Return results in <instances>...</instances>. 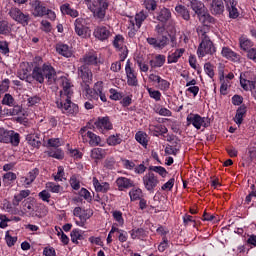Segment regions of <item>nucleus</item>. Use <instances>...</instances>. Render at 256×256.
<instances>
[{
	"instance_id": "obj_1",
	"label": "nucleus",
	"mask_w": 256,
	"mask_h": 256,
	"mask_svg": "<svg viewBox=\"0 0 256 256\" xmlns=\"http://www.w3.org/2000/svg\"><path fill=\"white\" fill-rule=\"evenodd\" d=\"M197 33L201 39V42L197 49V55L199 59L205 57V55H215L216 48L211 38L207 35L209 33V28L207 26H199L197 28Z\"/></svg>"
},
{
	"instance_id": "obj_2",
	"label": "nucleus",
	"mask_w": 256,
	"mask_h": 256,
	"mask_svg": "<svg viewBox=\"0 0 256 256\" xmlns=\"http://www.w3.org/2000/svg\"><path fill=\"white\" fill-rule=\"evenodd\" d=\"M32 78L38 83H45L47 79L48 85H53L57 81V72L51 64H43L41 66H35L32 71Z\"/></svg>"
},
{
	"instance_id": "obj_3",
	"label": "nucleus",
	"mask_w": 256,
	"mask_h": 256,
	"mask_svg": "<svg viewBox=\"0 0 256 256\" xmlns=\"http://www.w3.org/2000/svg\"><path fill=\"white\" fill-rule=\"evenodd\" d=\"M85 3L93 14L94 19L105 21L107 9H109V2L107 0H85Z\"/></svg>"
},
{
	"instance_id": "obj_4",
	"label": "nucleus",
	"mask_w": 256,
	"mask_h": 256,
	"mask_svg": "<svg viewBox=\"0 0 256 256\" xmlns=\"http://www.w3.org/2000/svg\"><path fill=\"white\" fill-rule=\"evenodd\" d=\"M156 35L160 38L148 37L146 42L148 45H151L154 49H165L167 45H169V38L167 36H163L165 34V23L157 24L154 29ZM162 35V36H161Z\"/></svg>"
},
{
	"instance_id": "obj_5",
	"label": "nucleus",
	"mask_w": 256,
	"mask_h": 256,
	"mask_svg": "<svg viewBox=\"0 0 256 256\" xmlns=\"http://www.w3.org/2000/svg\"><path fill=\"white\" fill-rule=\"evenodd\" d=\"M56 105L58 109L67 117H77L79 114V106L71 101V97L62 96L57 102Z\"/></svg>"
},
{
	"instance_id": "obj_6",
	"label": "nucleus",
	"mask_w": 256,
	"mask_h": 256,
	"mask_svg": "<svg viewBox=\"0 0 256 256\" xmlns=\"http://www.w3.org/2000/svg\"><path fill=\"white\" fill-rule=\"evenodd\" d=\"M186 121L187 127L193 125V127L197 130L201 129V127H203V129H207V127L211 125V119H209V117H202L199 114L193 113H190L187 116Z\"/></svg>"
},
{
	"instance_id": "obj_7",
	"label": "nucleus",
	"mask_w": 256,
	"mask_h": 256,
	"mask_svg": "<svg viewBox=\"0 0 256 256\" xmlns=\"http://www.w3.org/2000/svg\"><path fill=\"white\" fill-rule=\"evenodd\" d=\"M0 143H11L13 147H19L21 137L19 136V133H15L13 130L0 128Z\"/></svg>"
},
{
	"instance_id": "obj_8",
	"label": "nucleus",
	"mask_w": 256,
	"mask_h": 256,
	"mask_svg": "<svg viewBox=\"0 0 256 256\" xmlns=\"http://www.w3.org/2000/svg\"><path fill=\"white\" fill-rule=\"evenodd\" d=\"M8 15L13 19V21L22 25V27H27V25L31 23V16L27 13H23V11L17 7H12L9 10Z\"/></svg>"
},
{
	"instance_id": "obj_9",
	"label": "nucleus",
	"mask_w": 256,
	"mask_h": 256,
	"mask_svg": "<svg viewBox=\"0 0 256 256\" xmlns=\"http://www.w3.org/2000/svg\"><path fill=\"white\" fill-rule=\"evenodd\" d=\"M8 15L13 19V21L22 25V27H27V25L31 23V16L27 13H23V11L17 7H12L9 10Z\"/></svg>"
},
{
	"instance_id": "obj_10",
	"label": "nucleus",
	"mask_w": 256,
	"mask_h": 256,
	"mask_svg": "<svg viewBox=\"0 0 256 256\" xmlns=\"http://www.w3.org/2000/svg\"><path fill=\"white\" fill-rule=\"evenodd\" d=\"M79 134L82 137V142L88 143L90 147H99L101 145V137L92 131H87V127L81 128Z\"/></svg>"
},
{
	"instance_id": "obj_11",
	"label": "nucleus",
	"mask_w": 256,
	"mask_h": 256,
	"mask_svg": "<svg viewBox=\"0 0 256 256\" xmlns=\"http://www.w3.org/2000/svg\"><path fill=\"white\" fill-rule=\"evenodd\" d=\"M113 46L118 51L121 61H125L129 55V49H127V46L125 45V37L121 34L116 35L113 40Z\"/></svg>"
},
{
	"instance_id": "obj_12",
	"label": "nucleus",
	"mask_w": 256,
	"mask_h": 256,
	"mask_svg": "<svg viewBox=\"0 0 256 256\" xmlns=\"http://www.w3.org/2000/svg\"><path fill=\"white\" fill-rule=\"evenodd\" d=\"M125 73H126L127 85L129 87H138L139 79H137V72L133 68V64L129 59L127 60L125 65Z\"/></svg>"
},
{
	"instance_id": "obj_13",
	"label": "nucleus",
	"mask_w": 256,
	"mask_h": 256,
	"mask_svg": "<svg viewBox=\"0 0 256 256\" xmlns=\"http://www.w3.org/2000/svg\"><path fill=\"white\" fill-rule=\"evenodd\" d=\"M74 217H77L78 220H76V225L78 227H85V223H87V219H91L93 216L92 210H85L81 207H76L73 211Z\"/></svg>"
},
{
	"instance_id": "obj_14",
	"label": "nucleus",
	"mask_w": 256,
	"mask_h": 256,
	"mask_svg": "<svg viewBox=\"0 0 256 256\" xmlns=\"http://www.w3.org/2000/svg\"><path fill=\"white\" fill-rule=\"evenodd\" d=\"M142 181L146 191H149L150 193H153L157 185H159V178L153 172L146 173L143 176Z\"/></svg>"
},
{
	"instance_id": "obj_15",
	"label": "nucleus",
	"mask_w": 256,
	"mask_h": 256,
	"mask_svg": "<svg viewBox=\"0 0 256 256\" xmlns=\"http://www.w3.org/2000/svg\"><path fill=\"white\" fill-rule=\"evenodd\" d=\"M29 5L33 17H45L47 14V7L41 0H30Z\"/></svg>"
},
{
	"instance_id": "obj_16",
	"label": "nucleus",
	"mask_w": 256,
	"mask_h": 256,
	"mask_svg": "<svg viewBox=\"0 0 256 256\" xmlns=\"http://www.w3.org/2000/svg\"><path fill=\"white\" fill-rule=\"evenodd\" d=\"M74 31L78 37L86 39L89 35V27L85 26V18L80 17L74 21Z\"/></svg>"
},
{
	"instance_id": "obj_17",
	"label": "nucleus",
	"mask_w": 256,
	"mask_h": 256,
	"mask_svg": "<svg viewBox=\"0 0 256 256\" xmlns=\"http://www.w3.org/2000/svg\"><path fill=\"white\" fill-rule=\"evenodd\" d=\"M93 35L99 41H107L111 37V28L104 25L97 26L94 29Z\"/></svg>"
},
{
	"instance_id": "obj_18",
	"label": "nucleus",
	"mask_w": 256,
	"mask_h": 256,
	"mask_svg": "<svg viewBox=\"0 0 256 256\" xmlns=\"http://www.w3.org/2000/svg\"><path fill=\"white\" fill-rule=\"evenodd\" d=\"M94 125L102 133H105V131H111L113 129V123H111L109 116L99 117Z\"/></svg>"
},
{
	"instance_id": "obj_19",
	"label": "nucleus",
	"mask_w": 256,
	"mask_h": 256,
	"mask_svg": "<svg viewBox=\"0 0 256 256\" xmlns=\"http://www.w3.org/2000/svg\"><path fill=\"white\" fill-rule=\"evenodd\" d=\"M116 186L118 187V191H127V189L135 187V181L121 176L116 179Z\"/></svg>"
},
{
	"instance_id": "obj_20",
	"label": "nucleus",
	"mask_w": 256,
	"mask_h": 256,
	"mask_svg": "<svg viewBox=\"0 0 256 256\" xmlns=\"http://www.w3.org/2000/svg\"><path fill=\"white\" fill-rule=\"evenodd\" d=\"M78 75H80L84 83H91L93 81V72L89 69L87 64H84L78 68Z\"/></svg>"
},
{
	"instance_id": "obj_21",
	"label": "nucleus",
	"mask_w": 256,
	"mask_h": 256,
	"mask_svg": "<svg viewBox=\"0 0 256 256\" xmlns=\"http://www.w3.org/2000/svg\"><path fill=\"white\" fill-rule=\"evenodd\" d=\"M55 49L58 55H61L62 57H66V59L73 57V50L67 44L59 42L55 45Z\"/></svg>"
},
{
	"instance_id": "obj_22",
	"label": "nucleus",
	"mask_w": 256,
	"mask_h": 256,
	"mask_svg": "<svg viewBox=\"0 0 256 256\" xmlns=\"http://www.w3.org/2000/svg\"><path fill=\"white\" fill-rule=\"evenodd\" d=\"M226 10L229 13L230 19H237L239 17V10L237 9V2L235 0H224Z\"/></svg>"
},
{
	"instance_id": "obj_23",
	"label": "nucleus",
	"mask_w": 256,
	"mask_h": 256,
	"mask_svg": "<svg viewBox=\"0 0 256 256\" xmlns=\"http://www.w3.org/2000/svg\"><path fill=\"white\" fill-rule=\"evenodd\" d=\"M107 157V150L103 148H93L90 152V158L97 165L99 161H103Z\"/></svg>"
},
{
	"instance_id": "obj_24",
	"label": "nucleus",
	"mask_w": 256,
	"mask_h": 256,
	"mask_svg": "<svg viewBox=\"0 0 256 256\" xmlns=\"http://www.w3.org/2000/svg\"><path fill=\"white\" fill-rule=\"evenodd\" d=\"M210 12L212 15H223L225 12V4L223 0H212L210 4Z\"/></svg>"
},
{
	"instance_id": "obj_25",
	"label": "nucleus",
	"mask_w": 256,
	"mask_h": 256,
	"mask_svg": "<svg viewBox=\"0 0 256 256\" xmlns=\"http://www.w3.org/2000/svg\"><path fill=\"white\" fill-rule=\"evenodd\" d=\"M166 61L167 57H165V55L157 54L149 61V65L151 69H159L165 65Z\"/></svg>"
},
{
	"instance_id": "obj_26",
	"label": "nucleus",
	"mask_w": 256,
	"mask_h": 256,
	"mask_svg": "<svg viewBox=\"0 0 256 256\" xmlns=\"http://www.w3.org/2000/svg\"><path fill=\"white\" fill-rule=\"evenodd\" d=\"M94 189L97 193H107L109 189H111V185L109 182H99V179L97 177H94L92 180Z\"/></svg>"
},
{
	"instance_id": "obj_27",
	"label": "nucleus",
	"mask_w": 256,
	"mask_h": 256,
	"mask_svg": "<svg viewBox=\"0 0 256 256\" xmlns=\"http://www.w3.org/2000/svg\"><path fill=\"white\" fill-rule=\"evenodd\" d=\"M60 11L62 15H68L69 17H72L73 19L79 17V11L77 9H74L71 7V4L64 3L60 6Z\"/></svg>"
},
{
	"instance_id": "obj_28",
	"label": "nucleus",
	"mask_w": 256,
	"mask_h": 256,
	"mask_svg": "<svg viewBox=\"0 0 256 256\" xmlns=\"http://www.w3.org/2000/svg\"><path fill=\"white\" fill-rule=\"evenodd\" d=\"M80 62L85 63V65H97L99 58L97 57L96 52H88L80 58Z\"/></svg>"
},
{
	"instance_id": "obj_29",
	"label": "nucleus",
	"mask_w": 256,
	"mask_h": 256,
	"mask_svg": "<svg viewBox=\"0 0 256 256\" xmlns=\"http://www.w3.org/2000/svg\"><path fill=\"white\" fill-rule=\"evenodd\" d=\"M26 141L28 144L31 145V147H34L35 149H39L41 147V134L34 133V134H28L26 136Z\"/></svg>"
},
{
	"instance_id": "obj_30",
	"label": "nucleus",
	"mask_w": 256,
	"mask_h": 256,
	"mask_svg": "<svg viewBox=\"0 0 256 256\" xmlns=\"http://www.w3.org/2000/svg\"><path fill=\"white\" fill-rule=\"evenodd\" d=\"M185 55V48H178L173 53L169 54L167 57V63L171 65L172 63H178L179 59Z\"/></svg>"
},
{
	"instance_id": "obj_31",
	"label": "nucleus",
	"mask_w": 256,
	"mask_h": 256,
	"mask_svg": "<svg viewBox=\"0 0 256 256\" xmlns=\"http://www.w3.org/2000/svg\"><path fill=\"white\" fill-rule=\"evenodd\" d=\"M62 87L63 91L60 92V99H62V97H73V89H71L73 86L71 85L69 79L64 78L62 80Z\"/></svg>"
},
{
	"instance_id": "obj_32",
	"label": "nucleus",
	"mask_w": 256,
	"mask_h": 256,
	"mask_svg": "<svg viewBox=\"0 0 256 256\" xmlns=\"http://www.w3.org/2000/svg\"><path fill=\"white\" fill-rule=\"evenodd\" d=\"M155 19L160 21V23H167L171 19V10L168 8H162L156 12Z\"/></svg>"
},
{
	"instance_id": "obj_33",
	"label": "nucleus",
	"mask_w": 256,
	"mask_h": 256,
	"mask_svg": "<svg viewBox=\"0 0 256 256\" xmlns=\"http://www.w3.org/2000/svg\"><path fill=\"white\" fill-rule=\"evenodd\" d=\"M256 82L253 80H249L247 78V74L240 75V85L244 91H253V87H255Z\"/></svg>"
},
{
	"instance_id": "obj_34",
	"label": "nucleus",
	"mask_w": 256,
	"mask_h": 256,
	"mask_svg": "<svg viewBox=\"0 0 256 256\" xmlns=\"http://www.w3.org/2000/svg\"><path fill=\"white\" fill-rule=\"evenodd\" d=\"M246 115H247V106H245V104H242L236 110V115L234 117V122L236 123V125H241L243 123V119H245Z\"/></svg>"
},
{
	"instance_id": "obj_35",
	"label": "nucleus",
	"mask_w": 256,
	"mask_h": 256,
	"mask_svg": "<svg viewBox=\"0 0 256 256\" xmlns=\"http://www.w3.org/2000/svg\"><path fill=\"white\" fill-rule=\"evenodd\" d=\"M39 176V169L38 168H34L33 170H31L26 177H21L22 183H24V185L29 186L31 185L35 179H37V177Z\"/></svg>"
},
{
	"instance_id": "obj_36",
	"label": "nucleus",
	"mask_w": 256,
	"mask_h": 256,
	"mask_svg": "<svg viewBox=\"0 0 256 256\" xmlns=\"http://www.w3.org/2000/svg\"><path fill=\"white\" fill-rule=\"evenodd\" d=\"M222 57L229 59V61H239L240 57L235 51H232L229 47H223L221 51Z\"/></svg>"
},
{
	"instance_id": "obj_37",
	"label": "nucleus",
	"mask_w": 256,
	"mask_h": 256,
	"mask_svg": "<svg viewBox=\"0 0 256 256\" xmlns=\"http://www.w3.org/2000/svg\"><path fill=\"white\" fill-rule=\"evenodd\" d=\"M239 45H240V49H242V51L248 52L251 49H253V46L255 44L249 38L242 36L239 38Z\"/></svg>"
},
{
	"instance_id": "obj_38",
	"label": "nucleus",
	"mask_w": 256,
	"mask_h": 256,
	"mask_svg": "<svg viewBox=\"0 0 256 256\" xmlns=\"http://www.w3.org/2000/svg\"><path fill=\"white\" fill-rule=\"evenodd\" d=\"M219 79L221 82V86H220V93L222 95H227V90L229 89V87H231V82L227 79H225V74L222 72H219Z\"/></svg>"
},
{
	"instance_id": "obj_39",
	"label": "nucleus",
	"mask_w": 256,
	"mask_h": 256,
	"mask_svg": "<svg viewBox=\"0 0 256 256\" xmlns=\"http://www.w3.org/2000/svg\"><path fill=\"white\" fill-rule=\"evenodd\" d=\"M190 5L196 15H203V13H205V4H203V2L199 0H192Z\"/></svg>"
},
{
	"instance_id": "obj_40",
	"label": "nucleus",
	"mask_w": 256,
	"mask_h": 256,
	"mask_svg": "<svg viewBox=\"0 0 256 256\" xmlns=\"http://www.w3.org/2000/svg\"><path fill=\"white\" fill-rule=\"evenodd\" d=\"M135 139L138 143H140V145H142V147L147 149V146L149 145V136L147 133L139 131L135 134Z\"/></svg>"
},
{
	"instance_id": "obj_41",
	"label": "nucleus",
	"mask_w": 256,
	"mask_h": 256,
	"mask_svg": "<svg viewBox=\"0 0 256 256\" xmlns=\"http://www.w3.org/2000/svg\"><path fill=\"white\" fill-rule=\"evenodd\" d=\"M148 15L145 11H140L135 15L133 18L134 25L137 27V29H141V26L143 25V22L147 19Z\"/></svg>"
},
{
	"instance_id": "obj_42",
	"label": "nucleus",
	"mask_w": 256,
	"mask_h": 256,
	"mask_svg": "<svg viewBox=\"0 0 256 256\" xmlns=\"http://www.w3.org/2000/svg\"><path fill=\"white\" fill-rule=\"evenodd\" d=\"M175 11L180 17H182V19H184V21H189V19H191V14L189 13L187 7H185L184 5L176 6Z\"/></svg>"
},
{
	"instance_id": "obj_43",
	"label": "nucleus",
	"mask_w": 256,
	"mask_h": 256,
	"mask_svg": "<svg viewBox=\"0 0 256 256\" xmlns=\"http://www.w3.org/2000/svg\"><path fill=\"white\" fill-rule=\"evenodd\" d=\"M106 143L110 147H116V145H121V143H123V139L121 138V134L110 135L107 138Z\"/></svg>"
},
{
	"instance_id": "obj_44",
	"label": "nucleus",
	"mask_w": 256,
	"mask_h": 256,
	"mask_svg": "<svg viewBox=\"0 0 256 256\" xmlns=\"http://www.w3.org/2000/svg\"><path fill=\"white\" fill-rule=\"evenodd\" d=\"M151 131L156 137H159L161 135L162 137H165L166 133H168V129L163 124H158L155 126H152Z\"/></svg>"
},
{
	"instance_id": "obj_45",
	"label": "nucleus",
	"mask_w": 256,
	"mask_h": 256,
	"mask_svg": "<svg viewBox=\"0 0 256 256\" xmlns=\"http://www.w3.org/2000/svg\"><path fill=\"white\" fill-rule=\"evenodd\" d=\"M70 237L72 243H75L76 245L79 244V241H83V239H85V237L83 236V231L79 229L72 230Z\"/></svg>"
},
{
	"instance_id": "obj_46",
	"label": "nucleus",
	"mask_w": 256,
	"mask_h": 256,
	"mask_svg": "<svg viewBox=\"0 0 256 256\" xmlns=\"http://www.w3.org/2000/svg\"><path fill=\"white\" fill-rule=\"evenodd\" d=\"M93 90L100 95V99L103 103H107V96L103 93V81L96 82Z\"/></svg>"
},
{
	"instance_id": "obj_47",
	"label": "nucleus",
	"mask_w": 256,
	"mask_h": 256,
	"mask_svg": "<svg viewBox=\"0 0 256 256\" xmlns=\"http://www.w3.org/2000/svg\"><path fill=\"white\" fill-rule=\"evenodd\" d=\"M112 217L116 221L118 227H123L125 225V219L123 218V212L119 210L112 211Z\"/></svg>"
},
{
	"instance_id": "obj_48",
	"label": "nucleus",
	"mask_w": 256,
	"mask_h": 256,
	"mask_svg": "<svg viewBox=\"0 0 256 256\" xmlns=\"http://www.w3.org/2000/svg\"><path fill=\"white\" fill-rule=\"evenodd\" d=\"M130 236L132 239H144L147 235L145 234V229L134 228L130 231Z\"/></svg>"
},
{
	"instance_id": "obj_49",
	"label": "nucleus",
	"mask_w": 256,
	"mask_h": 256,
	"mask_svg": "<svg viewBox=\"0 0 256 256\" xmlns=\"http://www.w3.org/2000/svg\"><path fill=\"white\" fill-rule=\"evenodd\" d=\"M46 189L47 191H50V193H61L63 191V186L55 184V182H47Z\"/></svg>"
},
{
	"instance_id": "obj_50",
	"label": "nucleus",
	"mask_w": 256,
	"mask_h": 256,
	"mask_svg": "<svg viewBox=\"0 0 256 256\" xmlns=\"http://www.w3.org/2000/svg\"><path fill=\"white\" fill-rule=\"evenodd\" d=\"M146 91L148 92L150 99H154V101L156 102L161 101V97H162L161 91L155 90L150 87H146Z\"/></svg>"
},
{
	"instance_id": "obj_51",
	"label": "nucleus",
	"mask_w": 256,
	"mask_h": 256,
	"mask_svg": "<svg viewBox=\"0 0 256 256\" xmlns=\"http://www.w3.org/2000/svg\"><path fill=\"white\" fill-rule=\"evenodd\" d=\"M131 201H139L143 197V190L141 188H133L129 192Z\"/></svg>"
},
{
	"instance_id": "obj_52",
	"label": "nucleus",
	"mask_w": 256,
	"mask_h": 256,
	"mask_svg": "<svg viewBox=\"0 0 256 256\" xmlns=\"http://www.w3.org/2000/svg\"><path fill=\"white\" fill-rule=\"evenodd\" d=\"M128 28L130 29L128 32V36L130 37V39L135 38V36L137 35V31H139L140 28H137V26H135V20H133V17H131L129 20Z\"/></svg>"
},
{
	"instance_id": "obj_53",
	"label": "nucleus",
	"mask_w": 256,
	"mask_h": 256,
	"mask_svg": "<svg viewBox=\"0 0 256 256\" xmlns=\"http://www.w3.org/2000/svg\"><path fill=\"white\" fill-rule=\"evenodd\" d=\"M204 71L210 79H213L215 77V65L211 64V62H207L204 64Z\"/></svg>"
},
{
	"instance_id": "obj_54",
	"label": "nucleus",
	"mask_w": 256,
	"mask_h": 256,
	"mask_svg": "<svg viewBox=\"0 0 256 256\" xmlns=\"http://www.w3.org/2000/svg\"><path fill=\"white\" fill-rule=\"evenodd\" d=\"M150 171H154V173H157L158 175H160V177H167L168 173L167 169H165V167L162 166H150L149 167Z\"/></svg>"
},
{
	"instance_id": "obj_55",
	"label": "nucleus",
	"mask_w": 256,
	"mask_h": 256,
	"mask_svg": "<svg viewBox=\"0 0 256 256\" xmlns=\"http://www.w3.org/2000/svg\"><path fill=\"white\" fill-rule=\"evenodd\" d=\"M49 157H53V159H63L65 157V153H63V150L61 149H56V150H51L48 152Z\"/></svg>"
},
{
	"instance_id": "obj_56",
	"label": "nucleus",
	"mask_w": 256,
	"mask_h": 256,
	"mask_svg": "<svg viewBox=\"0 0 256 256\" xmlns=\"http://www.w3.org/2000/svg\"><path fill=\"white\" fill-rule=\"evenodd\" d=\"M158 89H160V91H168L171 89V82L160 78V81L158 82Z\"/></svg>"
},
{
	"instance_id": "obj_57",
	"label": "nucleus",
	"mask_w": 256,
	"mask_h": 256,
	"mask_svg": "<svg viewBox=\"0 0 256 256\" xmlns=\"http://www.w3.org/2000/svg\"><path fill=\"white\" fill-rule=\"evenodd\" d=\"M2 105H7L8 107L15 106V98H13L11 94H5L2 99Z\"/></svg>"
},
{
	"instance_id": "obj_58",
	"label": "nucleus",
	"mask_w": 256,
	"mask_h": 256,
	"mask_svg": "<svg viewBox=\"0 0 256 256\" xmlns=\"http://www.w3.org/2000/svg\"><path fill=\"white\" fill-rule=\"evenodd\" d=\"M169 248V239H167V236L162 237V241L158 245V251L160 253L165 252Z\"/></svg>"
},
{
	"instance_id": "obj_59",
	"label": "nucleus",
	"mask_w": 256,
	"mask_h": 256,
	"mask_svg": "<svg viewBox=\"0 0 256 256\" xmlns=\"http://www.w3.org/2000/svg\"><path fill=\"white\" fill-rule=\"evenodd\" d=\"M110 93V99L112 101H120V99H123V94H121L119 91H117L116 89L111 88L109 90Z\"/></svg>"
},
{
	"instance_id": "obj_60",
	"label": "nucleus",
	"mask_w": 256,
	"mask_h": 256,
	"mask_svg": "<svg viewBox=\"0 0 256 256\" xmlns=\"http://www.w3.org/2000/svg\"><path fill=\"white\" fill-rule=\"evenodd\" d=\"M119 59L120 60L113 62L110 66V71L113 73H119V71H121V63H123L125 60H121V56H119Z\"/></svg>"
},
{
	"instance_id": "obj_61",
	"label": "nucleus",
	"mask_w": 256,
	"mask_h": 256,
	"mask_svg": "<svg viewBox=\"0 0 256 256\" xmlns=\"http://www.w3.org/2000/svg\"><path fill=\"white\" fill-rule=\"evenodd\" d=\"M136 63L142 73H147L149 71V64H147L143 59H138Z\"/></svg>"
},
{
	"instance_id": "obj_62",
	"label": "nucleus",
	"mask_w": 256,
	"mask_h": 256,
	"mask_svg": "<svg viewBox=\"0 0 256 256\" xmlns=\"http://www.w3.org/2000/svg\"><path fill=\"white\" fill-rule=\"evenodd\" d=\"M175 186V178H170L165 184L161 186L162 191H171Z\"/></svg>"
},
{
	"instance_id": "obj_63",
	"label": "nucleus",
	"mask_w": 256,
	"mask_h": 256,
	"mask_svg": "<svg viewBox=\"0 0 256 256\" xmlns=\"http://www.w3.org/2000/svg\"><path fill=\"white\" fill-rule=\"evenodd\" d=\"M121 161L124 169H128V171H133V169H135V162L127 159H121Z\"/></svg>"
},
{
	"instance_id": "obj_64",
	"label": "nucleus",
	"mask_w": 256,
	"mask_h": 256,
	"mask_svg": "<svg viewBox=\"0 0 256 256\" xmlns=\"http://www.w3.org/2000/svg\"><path fill=\"white\" fill-rule=\"evenodd\" d=\"M248 156L250 161H256V146H250L248 148Z\"/></svg>"
}]
</instances>
